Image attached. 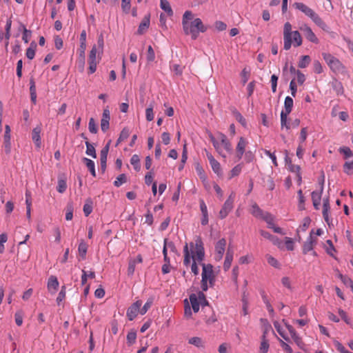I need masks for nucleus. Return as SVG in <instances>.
Returning <instances> with one entry per match:
<instances>
[{
  "label": "nucleus",
  "mask_w": 353,
  "mask_h": 353,
  "mask_svg": "<svg viewBox=\"0 0 353 353\" xmlns=\"http://www.w3.org/2000/svg\"><path fill=\"white\" fill-rule=\"evenodd\" d=\"M183 265L188 267L190 265L191 259H192L191 270L194 275H197L199 270L196 262H202L205 256L203 243L201 239L197 238L195 242H190L189 244L186 243L183 248Z\"/></svg>",
  "instance_id": "1"
},
{
  "label": "nucleus",
  "mask_w": 353,
  "mask_h": 353,
  "mask_svg": "<svg viewBox=\"0 0 353 353\" xmlns=\"http://www.w3.org/2000/svg\"><path fill=\"white\" fill-rule=\"evenodd\" d=\"M183 30L186 35H190L194 40L196 39L200 32H205L208 28L199 18H194L192 11L187 10L182 17Z\"/></svg>",
  "instance_id": "2"
},
{
  "label": "nucleus",
  "mask_w": 353,
  "mask_h": 353,
  "mask_svg": "<svg viewBox=\"0 0 353 353\" xmlns=\"http://www.w3.org/2000/svg\"><path fill=\"white\" fill-rule=\"evenodd\" d=\"M303 39L298 30L293 31L290 22H286L283 26V48L289 50L292 46L299 47L302 45Z\"/></svg>",
  "instance_id": "3"
},
{
  "label": "nucleus",
  "mask_w": 353,
  "mask_h": 353,
  "mask_svg": "<svg viewBox=\"0 0 353 353\" xmlns=\"http://www.w3.org/2000/svg\"><path fill=\"white\" fill-rule=\"evenodd\" d=\"M294 6L297 10L301 11L306 16L310 17L311 20L321 30L325 32H329L330 28L326 23L316 13L312 8L303 3H295Z\"/></svg>",
  "instance_id": "4"
},
{
  "label": "nucleus",
  "mask_w": 353,
  "mask_h": 353,
  "mask_svg": "<svg viewBox=\"0 0 353 353\" xmlns=\"http://www.w3.org/2000/svg\"><path fill=\"white\" fill-rule=\"evenodd\" d=\"M322 56L330 69L334 73L336 74H345L347 73L346 67L339 59L330 53H323Z\"/></svg>",
  "instance_id": "5"
},
{
  "label": "nucleus",
  "mask_w": 353,
  "mask_h": 353,
  "mask_svg": "<svg viewBox=\"0 0 353 353\" xmlns=\"http://www.w3.org/2000/svg\"><path fill=\"white\" fill-rule=\"evenodd\" d=\"M202 268L201 288L203 291H207L208 289V282L210 287L212 286L215 281V276L213 266L211 264L202 263Z\"/></svg>",
  "instance_id": "6"
},
{
  "label": "nucleus",
  "mask_w": 353,
  "mask_h": 353,
  "mask_svg": "<svg viewBox=\"0 0 353 353\" xmlns=\"http://www.w3.org/2000/svg\"><path fill=\"white\" fill-rule=\"evenodd\" d=\"M97 50V46H94L90 52L88 57L89 73L93 74L97 70V65L101 60V54Z\"/></svg>",
  "instance_id": "7"
},
{
  "label": "nucleus",
  "mask_w": 353,
  "mask_h": 353,
  "mask_svg": "<svg viewBox=\"0 0 353 353\" xmlns=\"http://www.w3.org/2000/svg\"><path fill=\"white\" fill-rule=\"evenodd\" d=\"M235 199V193L232 192L228 199L223 203L221 210L219 213V216L221 219H225L228 214L232 211L234 207V201Z\"/></svg>",
  "instance_id": "8"
},
{
  "label": "nucleus",
  "mask_w": 353,
  "mask_h": 353,
  "mask_svg": "<svg viewBox=\"0 0 353 353\" xmlns=\"http://www.w3.org/2000/svg\"><path fill=\"white\" fill-rule=\"evenodd\" d=\"M217 137L222 150H225L228 154H232L233 151L232 145L226 135L222 132H218ZM223 152H224V151H223Z\"/></svg>",
  "instance_id": "9"
},
{
  "label": "nucleus",
  "mask_w": 353,
  "mask_h": 353,
  "mask_svg": "<svg viewBox=\"0 0 353 353\" xmlns=\"http://www.w3.org/2000/svg\"><path fill=\"white\" fill-rule=\"evenodd\" d=\"M142 301L140 300L137 301L134 303L127 310V316L130 321L134 320L140 313L141 306Z\"/></svg>",
  "instance_id": "10"
},
{
  "label": "nucleus",
  "mask_w": 353,
  "mask_h": 353,
  "mask_svg": "<svg viewBox=\"0 0 353 353\" xmlns=\"http://www.w3.org/2000/svg\"><path fill=\"white\" fill-rule=\"evenodd\" d=\"M301 31L303 32L305 37L306 39H307L309 41L313 43H319V40L314 34V32L312 31V28L308 26L307 25H303L300 27Z\"/></svg>",
  "instance_id": "11"
},
{
  "label": "nucleus",
  "mask_w": 353,
  "mask_h": 353,
  "mask_svg": "<svg viewBox=\"0 0 353 353\" xmlns=\"http://www.w3.org/2000/svg\"><path fill=\"white\" fill-rule=\"evenodd\" d=\"M226 246V240L221 239L215 245L214 259L216 261H221L223 258Z\"/></svg>",
  "instance_id": "12"
},
{
  "label": "nucleus",
  "mask_w": 353,
  "mask_h": 353,
  "mask_svg": "<svg viewBox=\"0 0 353 353\" xmlns=\"http://www.w3.org/2000/svg\"><path fill=\"white\" fill-rule=\"evenodd\" d=\"M248 144V140L243 137L239 139V141L236 146V157L238 160H240L243 154L245 152V148Z\"/></svg>",
  "instance_id": "13"
},
{
  "label": "nucleus",
  "mask_w": 353,
  "mask_h": 353,
  "mask_svg": "<svg viewBox=\"0 0 353 353\" xmlns=\"http://www.w3.org/2000/svg\"><path fill=\"white\" fill-rule=\"evenodd\" d=\"M251 214L256 218L264 219L268 223H270L268 217L270 216L269 213H264L263 211L259 207V205L254 203L252 205Z\"/></svg>",
  "instance_id": "14"
},
{
  "label": "nucleus",
  "mask_w": 353,
  "mask_h": 353,
  "mask_svg": "<svg viewBox=\"0 0 353 353\" xmlns=\"http://www.w3.org/2000/svg\"><path fill=\"white\" fill-rule=\"evenodd\" d=\"M168 250H170L172 252H176V249L174 243L172 241H168V239H165L163 248L164 261L170 263V258L168 256Z\"/></svg>",
  "instance_id": "15"
},
{
  "label": "nucleus",
  "mask_w": 353,
  "mask_h": 353,
  "mask_svg": "<svg viewBox=\"0 0 353 353\" xmlns=\"http://www.w3.org/2000/svg\"><path fill=\"white\" fill-rule=\"evenodd\" d=\"M110 120V112L107 107L103 110L102 118L101 120V128L103 132H106L109 128V122Z\"/></svg>",
  "instance_id": "16"
},
{
  "label": "nucleus",
  "mask_w": 353,
  "mask_h": 353,
  "mask_svg": "<svg viewBox=\"0 0 353 353\" xmlns=\"http://www.w3.org/2000/svg\"><path fill=\"white\" fill-rule=\"evenodd\" d=\"M316 243V239L312 236V231L310 232V236L307 241L304 243L303 246V254H307L310 251H312L314 248V245Z\"/></svg>",
  "instance_id": "17"
},
{
  "label": "nucleus",
  "mask_w": 353,
  "mask_h": 353,
  "mask_svg": "<svg viewBox=\"0 0 353 353\" xmlns=\"http://www.w3.org/2000/svg\"><path fill=\"white\" fill-rule=\"evenodd\" d=\"M59 281L57 278L55 276H50L48 279L47 288L50 294H54L58 289L59 287Z\"/></svg>",
  "instance_id": "18"
},
{
  "label": "nucleus",
  "mask_w": 353,
  "mask_h": 353,
  "mask_svg": "<svg viewBox=\"0 0 353 353\" xmlns=\"http://www.w3.org/2000/svg\"><path fill=\"white\" fill-rule=\"evenodd\" d=\"M110 142L101 150L100 152V161L102 172H105L106 168L107 157L109 151Z\"/></svg>",
  "instance_id": "19"
},
{
  "label": "nucleus",
  "mask_w": 353,
  "mask_h": 353,
  "mask_svg": "<svg viewBox=\"0 0 353 353\" xmlns=\"http://www.w3.org/2000/svg\"><path fill=\"white\" fill-rule=\"evenodd\" d=\"M209 138L218 154L223 159H226L227 155L225 152H223L222 148L219 141L211 133L209 134Z\"/></svg>",
  "instance_id": "20"
},
{
  "label": "nucleus",
  "mask_w": 353,
  "mask_h": 353,
  "mask_svg": "<svg viewBox=\"0 0 353 353\" xmlns=\"http://www.w3.org/2000/svg\"><path fill=\"white\" fill-rule=\"evenodd\" d=\"M3 139L6 152V153H8L10 151V128L8 125L5 126Z\"/></svg>",
  "instance_id": "21"
},
{
  "label": "nucleus",
  "mask_w": 353,
  "mask_h": 353,
  "mask_svg": "<svg viewBox=\"0 0 353 353\" xmlns=\"http://www.w3.org/2000/svg\"><path fill=\"white\" fill-rule=\"evenodd\" d=\"M41 131V128L37 126V127L34 128L32 132V141H34V143H35V145L38 148H39L41 147V137H40Z\"/></svg>",
  "instance_id": "22"
},
{
  "label": "nucleus",
  "mask_w": 353,
  "mask_h": 353,
  "mask_svg": "<svg viewBox=\"0 0 353 353\" xmlns=\"http://www.w3.org/2000/svg\"><path fill=\"white\" fill-rule=\"evenodd\" d=\"M323 192V186L320 192L314 191L312 192V200L313 203V205L315 209L318 210L321 203V193Z\"/></svg>",
  "instance_id": "23"
},
{
  "label": "nucleus",
  "mask_w": 353,
  "mask_h": 353,
  "mask_svg": "<svg viewBox=\"0 0 353 353\" xmlns=\"http://www.w3.org/2000/svg\"><path fill=\"white\" fill-rule=\"evenodd\" d=\"M150 26V15L145 16L143 19L142 21L141 22L139 28H138V33L139 34H143L149 28Z\"/></svg>",
  "instance_id": "24"
},
{
  "label": "nucleus",
  "mask_w": 353,
  "mask_h": 353,
  "mask_svg": "<svg viewBox=\"0 0 353 353\" xmlns=\"http://www.w3.org/2000/svg\"><path fill=\"white\" fill-rule=\"evenodd\" d=\"M232 260H233V251L228 249L226 252V255H225V261H224V263H223V269L225 271H228L230 269L232 262Z\"/></svg>",
  "instance_id": "25"
},
{
  "label": "nucleus",
  "mask_w": 353,
  "mask_h": 353,
  "mask_svg": "<svg viewBox=\"0 0 353 353\" xmlns=\"http://www.w3.org/2000/svg\"><path fill=\"white\" fill-rule=\"evenodd\" d=\"M190 301L191 303V307L192 308V310L194 312H198L199 310V306H200V302L199 301V299L195 294H192L190 295Z\"/></svg>",
  "instance_id": "26"
},
{
  "label": "nucleus",
  "mask_w": 353,
  "mask_h": 353,
  "mask_svg": "<svg viewBox=\"0 0 353 353\" xmlns=\"http://www.w3.org/2000/svg\"><path fill=\"white\" fill-rule=\"evenodd\" d=\"M261 340L259 353H268L270 348L269 341L265 336H261Z\"/></svg>",
  "instance_id": "27"
},
{
  "label": "nucleus",
  "mask_w": 353,
  "mask_h": 353,
  "mask_svg": "<svg viewBox=\"0 0 353 353\" xmlns=\"http://www.w3.org/2000/svg\"><path fill=\"white\" fill-rule=\"evenodd\" d=\"M188 343L199 348H203L205 347L204 341L201 337L198 336H194L189 339Z\"/></svg>",
  "instance_id": "28"
},
{
  "label": "nucleus",
  "mask_w": 353,
  "mask_h": 353,
  "mask_svg": "<svg viewBox=\"0 0 353 353\" xmlns=\"http://www.w3.org/2000/svg\"><path fill=\"white\" fill-rule=\"evenodd\" d=\"M83 161L85 164V165L87 166L88 169L90 172L91 174L94 177H95L96 176V172H95L94 162L92 160H91L90 159H88V158H85V157H84L83 159Z\"/></svg>",
  "instance_id": "29"
},
{
  "label": "nucleus",
  "mask_w": 353,
  "mask_h": 353,
  "mask_svg": "<svg viewBox=\"0 0 353 353\" xmlns=\"http://www.w3.org/2000/svg\"><path fill=\"white\" fill-rule=\"evenodd\" d=\"M88 250V245L84 242V241L81 240L78 248V252L79 256L81 259H85L86 253Z\"/></svg>",
  "instance_id": "30"
},
{
  "label": "nucleus",
  "mask_w": 353,
  "mask_h": 353,
  "mask_svg": "<svg viewBox=\"0 0 353 353\" xmlns=\"http://www.w3.org/2000/svg\"><path fill=\"white\" fill-rule=\"evenodd\" d=\"M290 113H286V112L281 111V128H286V130L290 129V123L288 122V116Z\"/></svg>",
  "instance_id": "31"
},
{
  "label": "nucleus",
  "mask_w": 353,
  "mask_h": 353,
  "mask_svg": "<svg viewBox=\"0 0 353 353\" xmlns=\"http://www.w3.org/2000/svg\"><path fill=\"white\" fill-rule=\"evenodd\" d=\"M290 113H286V112L281 111V128H286V130L290 129V123L288 122V116Z\"/></svg>",
  "instance_id": "32"
},
{
  "label": "nucleus",
  "mask_w": 353,
  "mask_h": 353,
  "mask_svg": "<svg viewBox=\"0 0 353 353\" xmlns=\"http://www.w3.org/2000/svg\"><path fill=\"white\" fill-rule=\"evenodd\" d=\"M37 48V43L34 41H32L30 47L26 50V55L28 59L32 60L34 59L35 56V51Z\"/></svg>",
  "instance_id": "33"
},
{
  "label": "nucleus",
  "mask_w": 353,
  "mask_h": 353,
  "mask_svg": "<svg viewBox=\"0 0 353 353\" xmlns=\"http://www.w3.org/2000/svg\"><path fill=\"white\" fill-rule=\"evenodd\" d=\"M160 7L169 16L173 14V11L170 5V3L167 0H160Z\"/></svg>",
  "instance_id": "34"
},
{
  "label": "nucleus",
  "mask_w": 353,
  "mask_h": 353,
  "mask_svg": "<svg viewBox=\"0 0 353 353\" xmlns=\"http://www.w3.org/2000/svg\"><path fill=\"white\" fill-rule=\"evenodd\" d=\"M130 132L128 128H124L119 135V139L117 141L116 145H118L121 142L126 140L130 136Z\"/></svg>",
  "instance_id": "35"
},
{
  "label": "nucleus",
  "mask_w": 353,
  "mask_h": 353,
  "mask_svg": "<svg viewBox=\"0 0 353 353\" xmlns=\"http://www.w3.org/2000/svg\"><path fill=\"white\" fill-rule=\"evenodd\" d=\"M293 107V99L292 97L288 96L285 99L284 101V110L286 113H290Z\"/></svg>",
  "instance_id": "36"
},
{
  "label": "nucleus",
  "mask_w": 353,
  "mask_h": 353,
  "mask_svg": "<svg viewBox=\"0 0 353 353\" xmlns=\"http://www.w3.org/2000/svg\"><path fill=\"white\" fill-rule=\"evenodd\" d=\"M130 163L133 165L134 169L139 172L141 170L140 159L137 154H134L130 159Z\"/></svg>",
  "instance_id": "37"
},
{
  "label": "nucleus",
  "mask_w": 353,
  "mask_h": 353,
  "mask_svg": "<svg viewBox=\"0 0 353 353\" xmlns=\"http://www.w3.org/2000/svg\"><path fill=\"white\" fill-rule=\"evenodd\" d=\"M88 278L94 279L95 278L94 272L90 271L86 272L84 270H82V276H81V284L83 285L86 283Z\"/></svg>",
  "instance_id": "38"
},
{
  "label": "nucleus",
  "mask_w": 353,
  "mask_h": 353,
  "mask_svg": "<svg viewBox=\"0 0 353 353\" xmlns=\"http://www.w3.org/2000/svg\"><path fill=\"white\" fill-rule=\"evenodd\" d=\"M339 152L343 155L345 159H347L353 157V152L348 147H341L339 150Z\"/></svg>",
  "instance_id": "39"
},
{
  "label": "nucleus",
  "mask_w": 353,
  "mask_h": 353,
  "mask_svg": "<svg viewBox=\"0 0 353 353\" xmlns=\"http://www.w3.org/2000/svg\"><path fill=\"white\" fill-rule=\"evenodd\" d=\"M310 61H311V59H310V56H308V55L301 56V59L299 61L298 66L300 68H305L310 64Z\"/></svg>",
  "instance_id": "40"
},
{
  "label": "nucleus",
  "mask_w": 353,
  "mask_h": 353,
  "mask_svg": "<svg viewBox=\"0 0 353 353\" xmlns=\"http://www.w3.org/2000/svg\"><path fill=\"white\" fill-rule=\"evenodd\" d=\"M329 210H330L329 200L324 199L323 205V216L326 222H328V221H329V218H328Z\"/></svg>",
  "instance_id": "41"
},
{
  "label": "nucleus",
  "mask_w": 353,
  "mask_h": 353,
  "mask_svg": "<svg viewBox=\"0 0 353 353\" xmlns=\"http://www.w3.org/2000/svg\"><path fill=\"white\" fill-rule=\"evenodd\" d=\"M85 145H86V151H85V153L92 157V158H97V154H96V151H95V148L89 142V141H85Z\"/></svg>",
  "instance_id": "42"
},
{
  "label": "nucleus",
  "mask_w": 353,
  "mask_h": 353,
  "mask_svg": "<svg viewBox=\"0 0 353 353\" xmlns=\"http://www.w3.org/2000/svg\"><path fill=\"white\" fill-rule=\"evenodd\" d=\"M343 172L347 175L353 174V161H346L343 165Z\"/></svg>",
  "instance_id": "43"
},
{
  "label": "nucleus",
  "mask_w": 353,
  "mask_h": 353,
  "mask_svg": "<svg viewBox=\"0 0 353 353\" xmlns=\"http://www.w3.org/2000/svg\"><path fill=\"white\" fill-rule=\"evenodd\" d=\"M86 49V43H80V49H79V55L81 58L80 61V64L81 69H83L84 67V57H85V51Z\"/></svg>",
  "instance_id": "44"
},
{
  "label": "nucleus",
  "mask_w": 353,
  "mask_h": 353,
  "mask_svg": "<svg viewBox=\"0 0 353 353\" xmlns=\"http://www.w3.org/2000/svg\"><path fill=\"white\" fill-rule=\"evenodd\" d=\"M126 339L129 345L134 344L137 339V332L133 330L129 332L127 334Z\"/></svg>",
  "instance_id": "45"
},
{
  "label": "nucleus",
  "mask_w": 353,
  "mask_h": 353,
  "mask_svg": "<svg viewBox=\"0 0 353 353\" xmlns=\"http://www.w3.org/2000/svg\"><path fill=\"white\" fill-rule=\"evenodd\" d=\"M265 258H266L268 263L270 265H272V267L276 268H280V264H279V261L274 257H273L272 256H271L270 254H266Z\"/></svg>",
  "instance_id": "46"
},
{
  "label": "nucleus",
  "mask_w": 353,
  "mask_h": 353,
  "mask_svg": "<svg viewBox=\"0 0 353 353\" xmlns=\"http://www.w3.org/2000/svg\"><path fill=\"white\" fill-rule=\"evenodd\" d=\"M210 166L214 171V173H216L218 176H220L222 174V170L221 168L220 163L216 160L215 161L210 163Z\"/></svg>",
  "instance_id": "47"
},
{
  "label": "nucleus",
  "mask_w": 353,
  "mask_h": 353,
  "mask_svg": "<svg viewBox=\"0 0 353 353\" xmlns=\"http://www.w3.org/2000/svg\"><path fill=\"white\" fill-rule=\"evenodd\" d=\"M153 303V298H149L144 305L140 310L141 314H145L148 310L151 307Z\"/></svg>",
  "instance_id": "48"
},
{
  "label": "nucleus",
  "mask_w": 353,
  "mask_h": 353,
  "mask_svg": "<svg viewBox=\"0 0 353 353\" xmlns=\"http://www.w3.org/2000/svg\"><path fill=\"white\" fill-rule=\"evenodd\" d=\"M192 312L191 307L187 299L184 301V316L186 319H190L192 316Z\"/></svg>",
  "instance_id": "49"
},
{
  "label": "nucleus",
  "mask_w": 353,
  "mask_h": 353,
  "mask_svg": "<svg viewBox=\"0 0 353 353\" xmlns=\"http://www.w3.org/2000/svg\"><path fill=\"white\" fill-rule=\"evenodd\" d=\"M92 211V202L91 200L86 201L83 205V212L86 216L90 215Z\"/></svg>",
  "instance_id": "50"
},
{
  "label": "nucleus",
  "mask_w": 353,
  "mask_h": 353,
  "mask_svg": "<svg viewBox=\"0 0 353 353\" xmlns=\"http://www.w3.org/2000/svg\"><path fill=\"white\" fill-rule=\"evenodd\" d=\"M234 116L236 121H238L243 127H246L247 122L243 115L238 111L234 112Z\"/></svg>",
  "instance_id": "51"
},
{
  "label": "nucleus",
  "mask_w": 353,
  "mask_h": 353,
  "mask_svg": "<svg viewBox=\"0 0 353 353\" xmlns=\"http://www.w3.org/2000/svg\"><path fill=\"white\" fill-rule=\"evenodd\" d=\"M126 176L125 174H119L114 182L116 187L121 186L123 183L126 182Z\"/></svg>",
  "instance_id": "52"
},
{
  "label": "nucleus",
  "mask_w": 353,
  "mask_h": 353,
  "mask_svg": "<svg viewBox=\"0 0 353 353\" xmlns=\"http://www.w3.org/2000/svg\"><path fill=\"white\" fill-rule=\"evenodd\" d=\"M130 8L131 0H121V9L125 13H129Z\"/></svg>",
  "instance_id": "53"
},
{
  "label": "nucleus",
  "mask_w": 353,
  "mask_h": 353,
  "mask_svg": "<svg viewBox=\"0 0 353 353\" xmlns=\"http://www.w3.org/2000/svg\"><path fill=\"white\" fill-rule=\"evenodd\" d=\"M313 70L316 74H321L323 72V67L319 61L316 60L313 62Z\"/></svg>",
  "instance_id": "54"
},
{
  "label": "nucleus",
  "mask_w": 353,
  "mask_h": 353,
  "mask_svg": "<svg viewBox=\"0 0 353 353\" xmlns=\"http://www.w3.org/2000/svg\"><path fill=\"white\" fill-rule=\"evenodd\" d=\"M145 118L148 121H151L154 119L153 105H150L146 108Z\"/></svg>",
  "instance_id": "55"
},
{
  "label": "nucleus",
  "mask_w": 353,
  "mask_h": 353,
  "mask_svg": "<svg viewBox=\"0 0 353 353\" xmlns=\"http://www.w3.org/2000/svg\"><path fill=\"white\" fill-rule=\"evenodd\" d=\"M67 184L65 180L59 179L58 180V185H57V191L59 193H63L66 190Z\"/></svg>",
  "instance_id": "56"
},
{
  "label": "nucleus",
  "mask_w": 353,
  "mask_h": 353,
  "mask_svg": "<svg viewBox=\"0 0 353 353\" xmlns=\"http://www.w3.org/2000/svg\"><path fill=\"white\" fill-rule=\"evenodd\" d=\"M88 129L91 133L96 134L97 132V125L93 118H90L89 120Z\"/></svg>",
  "instance_id": "57"
},
{
  "label": "nucleus",
  "mask_w": 353,
  "mask_h": 353,
  "mask_svg": "<svg viewBox=\"0 0 353 353\" xmlns=\"http://www.w3.org/2000/svg\"><path fill=\"white\" fill-rule=\"evenodd\" d=\"M22 28H23L22 39L26 43H28L29 42V39L31 37V31L27 30L24 26H22Z\"/></svg>",
  "instance_id": "58"
},
{
  "label": "nucleus",
  "mask_w": 353,
  "mask_h": 353,
  "mask_svg": "<svg viewBox=\"0 0 353 353\" xmlns=\"http://www.w3.org/2000/svg\"><path fill=\"white\" fill-rule=\"evenodd\" d=\"M146 59L149 62L153 61L155 59V53L151 46H148Z\"/></svg>",
  "instance_id": "59"
},
{
  "label": "nucleus",
  "mask_w": 353,
  "mask_h": 353,
  "mask_svg": "<svg viewBox=\"0 0 353 353\" xmlns=\"http://www.w3.org/2000/svg\"><path fill=\"white\" fill-rule=\"evenodd\" d=\"M241 169H242V167L239 164L234 166L230 171V178L231 179L234 176H238L241 173Z\"/></svg>",
  "instance_id": "60"
},
{
  "label": "nucleus",
  "mask_w": 353,
  "mask_h": 353,
  "mask_svg": "<svg viewBox=\"0 0 353 353\" xmlns=\"http://www.w3.org/2000/svg\"><path fill=\"white\" fill-rule=\"evenodd\" d=\"M135 266H136V261L135 260H130L128 263V274L129 276L133 275L134 271H135Z\"/></svg>",
  "instance_id": "61"
},
{
  "label": "nucleus",
  "mask_w": 353,
  "mask_h": 353,
  "mask_svg": "<svg viewBox=\"0 0 353 353\" xmlns=\"http://www.w3.org/2000/svg\"><path fill=\"white\" fill-rule=\"evenodd\" d=\"M8 236L6 234H0V254H2L4 252V243L7 241Z\"/></svg>",
  "instance_id": "62"
},
{
  "label": "nucleus",
  "mask_w": 353,
  "mask_h": 353,
  "mask_svg": "<svg viewBox=\"0 0 353 353\" xmlns=\"http://www.w3.org/2000/svg\"><path fill=\"white\" fill-rule=\"evenodd\" d=\"M285 244L288 250L292 251L294 249V241L290 237L285 238Z\"/></svg>",
  "instance_id": "63"
},
{
  "label": "nucleus",
  "mask_w": 353,
  "mask_h": 353,
  "mask_svg": "<svg viewBox=\"0 0 353 353\" xmlns=\"http://www.w3.org/2000/svg\"><path fill=\"white\" fill-rule=\"evenodd\" d=\"M16 324L21 326L23 323V313L21 311H18L14 314Z\"/></svg>",
  "instance_id": "64"
}]
</instances>
